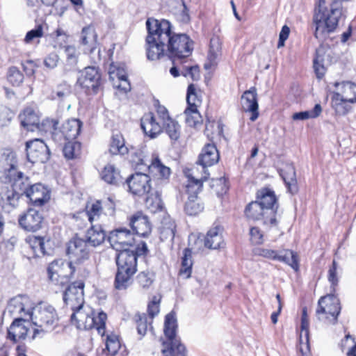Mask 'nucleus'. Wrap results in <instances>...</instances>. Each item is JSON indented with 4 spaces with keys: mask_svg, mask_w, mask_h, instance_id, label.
Returning a JSON list of instances; mask_svg holds the SVG:
<instances>
[{
    "mask_svg": "<svg viewBox=\"0 0 356 356\" xmlns=\"http://www.w3.org/2000/svg\"><path fill=\"white\" fill-rule=\"evenodd\" d=\"M257 91L254 88H252L246 90L242 95L241 104L242 108L245 112H251L252 116L250 120L254 121L259 115L258 103L257 99Z\"/></svg>",
    "mask_w": 356,
    "mask_h": 356,
    "instance_id": "nucleus-24",
    "label": "nucleus"
},
{
    "mask_svg": "<svg viewBox=\"0 0 356 356\" xmlns=\"http://www.w3.org/2000/svg\"><path fill=\"white\" fill-rule=\"evenodd\" d=\"M193 259L192 252L188 248L184 250L183 257L181 258V266L179 270V275L185 279L191 277L192 273Z\"/></svg>",
    "mask_w": 356,
    "mask_h": 356,
    "instance_id": "nucleus-44",
    "label": "nucleus"
},
{
    "mask_svg": "<svg viewBox=\"0 0 356 356\" xmlns=\"http://www.w3.org/2000/svg\"><path fill=\"white\" fill-rule=\"evenodd\" d=\"M186 123L192 127H197L202 122L200 113L197 108H186L184 111Z\"/></svg>",
    "mask_w": 356,
    "mask_h": 356,
    "instance_id": "nucleus-49",
    "label": "nucleus"
},
{
    "mask_svg": "<svg viewBox=\"0 0 356 356\" xmlns=\"http://www.w3.org/2000/svg\"><path fill=\"white\" fill-rule=\"evenodd\" d=\"M280 175L283 178L288 191L291 193L298 191L297 180L295 168L291 164H287L280 170Z\"/></svg>",
    "mask_w": 356,
    "mask_h": 356,
    "instance_id": "nucleus-39",
    "label": "nucleus"
},
{
    "mask_svg": "<svg viewBox=\"0 0 356 356\" xmlns=\"http://www.w3.org/2000/svg\"><path fill=\"white\" fill-rule=\"evenodd\" d=\"M108 241L113 248L118 252L130 249L134 245V237L127 229L120 228L110 233Z\"/></svg>",
    "mask_w": 356,
    "mask_h": 356,
    "instance_id": "nucleus-17",
    "label": "nucleus"
},
{
    "mask_svg": "<svg viewBox=\"0 0 356 356\" xmlns=\"http://www.w3.org/2000/svg\"><path fill=\"white\" fill-rule=\"evenodd\" d=\"M34 302L26 296H17L11 298L8 304L6 312L10 316L22 318L30 316Z\"/></svg>",
    "mask_w": 356,
    "mask_h": 356,
    "instance_id": "nucleus-10",
    "label": "nucleus"
},
{
    "mask_svg": "<svg viewBox=\"0 0 356 356\" xmlns=\"http://www.w3.org/2000/svg\"><path fill=\"white\" fill-rule=\"evenodd\" d=\"M109 152L113 155L124 156L129 153V149L125 145L123 136L120 134L113 135L109 145Z\"/></svg>",
    "mask_w": 356,
    "mask_h": 356,
    "instance_id": "nucleus-40",
    "label": "nucleus"
},
{
    "mask_svg": "<svg viewBox=\"0 0 356 356\" xmlns=\"http://www.w3.org/2000/svg\"><path fill=\"white\" fill-rule=\"evenodd\" d=\"M82 122L75 118L66 120L62 125L60 133L66 140H74L80 134Z\"/></svg>",
    "mask_w": 356,
    "mask_h": 356,
    "instance_id": "nucleus-34",
    "label": "nucleus"
},
{
    "mask_svg": "<svg viewBox=\"0 0 356 356\" xmlns=\"http://www.w3.org/2000/svg\"><path fill=\"white\" fill-rule=\"evenodd\" d=\"M136 164L143 165L147 166L149 172L154 176H156L162 179H168L170 175V168L165 166L162 163L157 154H153L149 163H147V159L144 157H141L140 155L137 161L134 160Z\"/></svg>",
    "mask_w": 356,
    "mask_h": 356,
    "instance_id": "nucleus-18",
    "label": "nucleus"
},
{
    "mask_svg": "<svg viewBox=\"0 0 356 356\" xmlns=\"http://www.w3.org/2000/svg\"><path fill=\"white\" fill-rule=\"evenodd\" d=\"M76 270L81 271L80 268L72 265L63 259H56L52 261L47 268L48 277L54 284H57L60 277H67L72 275Z\"/></svg>",
    "mask_w": 356,
    "mask_h": 356,
    "instance_id": "nucleus-16",
    "label": "nucleus"
},
{
    "mask_svg": "<svg viewBox=\"0 0 356 356\" xmlns=\"http://www.w3.org/2000/svg\"><path fill=\"white\" fill-rule=\"evenodd\" d=\"M309 318L301 319L300 333V343H299V353L301 356H309L310 353L309 343Z\"/></svg>",
    "mask_w": 356,
    "mask_h": 356,
    "instance_id": "nucleus-37",
    "label": "nucleus"
},
{
    "mask_svg": "<svg viewBox=\"0 0 356 356\" xmlns=\"http://www.w3.org/2000/svg\"><path fill=\"white\" fill-rule=\"evenodd\" d=\"M85 213L90 223L94 222H104L105 213L103 211V205L102 201L96 200L88 202L86 207Z\"/></svg>",
    "mask_w": 356,
    "mask_h": 356,
    "instance_id": "nucleus-36",
    "label": "nucleus"
},
{
    "mask_svg": "<svg viewBox=\"0 0 356 356\" xmlns=\"http://www.w3.org/2000/svg\"><path fill=\"white\" fill-rule=\"evenodd\" d=\"M141 128L145 134L150 138H154L162 131V126L156 120L152 113L145 114L141 118Z\"/></svg>",
    "mask_w": 356,
    "mask_h": 356,
    "instance_id": "nucleus-26",
    "label": "nucleus"
},
{
    "mask_svg": "<svg viewBox=\"0 0 356 356\" xmlns=\"http://www.w3.org/2000/svg\"><path fill=\"white\" fill-rule=\"evenodd\" d=\"M222 228L216 225L211 227L204 238V245L209 249L217 250L224 246Z\"/></svg>",
    "mask_w": 356,
    "mask_h": 356,
    "instance_id": "nucleus-30",
    "label": "nucleus"
},
{
    "mask_svg": "<svg viewBox=\"0 0 356 356\" xmlns=\"http://www.w3.org/2000/svg\"><path fill=\"white\" fill-rule=\"evenodd\" d=\"M20 227L28 232H36L42 227L43 216L35 209H31L19 218Z\"/></svg>",
    "mask_w": 356,
    "mask_h": 356,
    "instance_id": "nucleus-20",
    "label": "nucleus"
},
{
    "mask_svg": "<svg viewBox=\"0 0 356 356\" xmlns=\"http://www.w3.org/2000/svg\"><path fill=\"white\" fill-rule=\"evenodd\" d=\"M145 207L152 213L161 211L163 204L160 194L156 192L148 195L145 200Z\"/></svg>",
    "mask_w": 356,
    "mask_h": 356,
    "instance_id": "nucleus-48",
    "label": "nucleus"
},
{
    "mask_svg": "<svg viewBox=\"0 0 356 356\" xmlns=\"http://www.w3.org/2000/svg\"><path fill=\"white\" fill-rule=\"evenodd\" d=\"M106 234L102 227V225L97 224L92 225L91 228L87 232V239L88 243L94 246L101 245L105 240Z\"/></svg>",
    "mask_w": 356,
    "mask_h": 356,
    "instance_id": "nucleus-41",
    "label": "nucleus"
},
{
    "mask_svg": "<svg viewBox=\"0 0 356 356\" xmlns=\"http://www.w3.org/2000/svg\"><path fill=\"white\" fill-rule=\"evenodd\" d=\"M118 252L115 286L117 289L123 290L130 285L131 277L136 271L137 256L134 250H122Z\"/></svg>",
    "mask_w": 356,
    "mask_h": 356,
    "instance_id": "nucleus-3",
    "label": "nucleus"
},
{
    "mask_svg": "<svg viewBox=\"0 0 356 356\" xmlns=\"http://www.w3.org/2000/svg\"><path fill=\"white\" fill-rule=\"evenodd\" d=\"M35 205H42L50 198L49 191L42 184L31 185L26 191V195Z\"/></svg>",
    "mask_w": 356,
    "mask_h": 356,
    "instance_id": "nucleus-25",
    "label": "nucleus"
},
{
    "mask_svg": "<svg viewBox=\"0 0 356 356\" xmlns=\"http://www.w3.org/2000/svg\"><path fill=\"white\" fill-rule=\"evenodd\" d=\"M29 318L36 327L34 334L52 331L57 325L58 316L56 309L46 302L33 305Z\"/></svg>",
    "mask_w": 356,
    "mask_h": 356,
    "instance_id": "nucleus-5",
    "label": "nucleus"
},
{
    "mask_svg": "<svg viewBox=\"0 0 356 356\" xmlns=\"http://www.w3.org/2000/svg\"><path fill=\"white\" fill-rule=\"evenodd\" d=\"M19 197V191L5 186L0 191V206L9 213L18 206Z\"/></svg>",
    "mask_w": 356,
    "mask_h": 356,
    "instance_id": "nucleus-23",
    "label": "nucleus"
},
{
    "mask_svg": "<svg viewBox=\"0 0 356 356\" xmlns=\"http://www.w3.org/2000/svg\"><path fill=\"white\" fill-rule=\"evenodd\" d=\"M277 260L289 265L296 271L298 270L299 265L298 256L293 251L284 250L279 252Z\"/></svg>",
    "mask_w": 356,
    "mask_h": 356,
    "instance_id": "nucleus-47",
    "label": "nucleus"
},
{
    "mask_svg": "<svg viewBox=\"0 0 356 356\" xmlns=\"http://www.w3.org/2000/svg\"><path fill=\"white\" fill-rule=\"evenodd\" d=\"M17 162L15 154L10 149L0 152V180L7 183L12 177L17 175Z\"/></svg>",
    "mask_w": 356,
    "mask_h": 356,
    "instance_id": "nucleus-11",
    "label": "nucleus"
},
{
    "mask_svg": "<svg viewBox=\"0 0 356 356\" xmlns=\"http://www.w3.org/2000/svg\"><path fill=\"white\" fill-rule=\"evenodd\" d=\"M219 153L213 144L206 145L198 158V163L206 168L217 163L219 161Z\"/></svg>",
    "mask_w": 356,
    "mask_h": 356,
    "instance_id": "nucleus-31",
    "label": "nucleus"
},
{
    "mask_svg": "<svg viewBox=\"0 0 356 356\" xmlns=\"http://www.w3.org/2000/svg\"><path fill=\"white\" fill-rule=\"evenodd\" d=\"M71 95V87L66 82L63 81L58 84L55 90L51 93V99L58 101H64Z\"/></svg>",
    "mask_w": 356,
    "mask_h": 356,
    "instance_id": "nucleus-50",
    "label": "nucleus"
},
{
    "mask_svg": "<svg viewBox=\"0 0 356 356\" xmlns=\"http://www.w3.org/2000/svg\"><path fill=\"white\" fill-rule=\"evenodd\" d=\"M322 108L320 104H316L314 108L310 111L295 113L292 115L293 120H305L309 118H315L320 115Z\"/></svg>",
    "mask_w": 356,
    "mask_h": 356,
    "instance_id": "nucleus-52",
    "label": "nucleus"
},
{
    "mask_svg": "<svg viewBox=\"0 0 356 356\" xmlns=\"http://www.w3.org/2000/svg\"><path fill=\"white\" fill-rule=\"evenodd\" d=\"M102 177L107 183L115 184L120 178V173L113 165L108 164L102 170Z\"/></svg>",
    "mask_w": 356,
    "mask_h": 356,
    "instance_id": "nucleus-53",
    "label": "nucleus"
},
{
    "mask_svg": "<svg viewBox=\"0 0 356 356\" xmlns=\"http://www.w3.org/2000/svg\"><path fill=\"white\" fill-rule=\"evenodd\" d=\"M73 313L71 316L72 323L79 329L90 330L95 328L102 336L105 333V323L107 318L106 314L100 312L97 316L89 306L83 305L81 307L72 309Z\"/></svg>",
    "mask_w": 356,
    "mask_h": 356,
    "instance_id": "nucleus-4",
    "label": "nucleus"
},
{
    "mask_svg": "<svg viewBox=\"0 0 356 356\" xmlns=\"http://www.w3.org/2000/svg\"><path fill=\"white\" fill-rule=\"evenodd\" d=\"M130 192L136 195H143L151 189L150 178L144 173H136L127 180Z\"/></svg>",
    "mask_w": 356,
    "mask_h": 356,
    "instance_id": "nucleus-19",
    "label": "nucleus"
},
{
    "mask_svg": "<svg viewBox=\"0 0 356 356\" xmlns=\"http://www.w3.org/2000/svg\"><path fill=\"white\" fill-rule=\"evenodd\" d=\"M83 288L84 283L82 281H76L70 284L66 289L63 300L71 309L80 308L84 305Z\"/></svg>",
    "mask_w": 356,
    "mask_h": 356,
    "instance_id": "nucleus-15",
    "label": "nucleus"
},
{
    "mask_svg": "<svg viewBox=\"0 0 356 356\" xmlns=\"http://www.w3.org/2000/svg\"><path fill=\"white\" fill-rule=\"evenodd\" d=\"M177 327L175 314L169 313L164 323V334L167 340L162 342L161 353L163 356H185V347L176 336Z\"/></svg>",
    "mask_w": 356,
    "mask_h": 356,
    "instance_id": "nucleus-6",
    "label": "nucleus"
},
{
    "mask_svg": "<svg viewBox=\"0 0 356 356\" xmlns=\"http://www.w3.org/2000/svg\"><path fill=\"white\" fill-rule=\"evenodd\" d=\"M26 147L27 159L31 163H45L49 160L50 152L43 140L35 139L28 141Z\"/></svg>",
    "mask_w": 356,
    "mask_h": 356,
    "instance_id": "nucleus-14",
    "label": "nucleus"
},
{
    "mask_svg": "<svg viewBox=\"0 0 356 356\" xmlns=\"http://www.w3.org/2000/svg\"><path fill=\"white\" fill-rule=\"evenodd\" d=\"M8 79L13 86H19L23 82L24 75L16 67H11L8 71Z\"/></svg>",
    "mask_w": 356,
    "mask_h": 356,
    "instance_id": "nucleus-62",
    "label": "nucleus"
},
{
    "mask_svg": "<svg viewBox=\"0 0 356 356\" xmlns=\"http://www.w3.org/2000/svg\"><path fill=\"white\" fill-rule=\"evenodd\" d=\"M106 348L111 355H115L120 348L118 337L113 334L108 335L106 337Z\"/></svg>",
    "mask_w": 356,
    "mask_h": 356,
    "instance_id": "nucleus-59",
    "label": "nucleus"
},
{
    "mask_svg": "<svg viewBox=\"0 0 356 356\" xmlns=\"http://www.w3.org/2000/svg\"><path fill=\"white\" fill-rule=\"evenodd\" d=\"M130 225L136 234L143 237L147 236L152 231L147 217L141 213H137L131 218Z\"/></svg>",
    "mask_w": 356,
    "mask_h": 356,
    "instance_id": "nucleus-27",
    "label": "nucleus"
},
{
    "mask_svg": "<svg viewBox=\"0 0 356 356\" xmlns=\"http://www.w3.org/2000/svg\"><path fill=\"white\" fill-rule=\"evenodd\" d=\"M138 284L143 289H148L154 282V275L149 271L140 272L136 277Z\"/></svg>",
    "mask_w": 356,
    "mask_h": 356,
    "instance_id": "nucleus-57",
    "label": "nucleus"
},
{
    "mask_svg": "<svg viewBox=\"0 0 356 356\" xmlns=\"http://www.w3.org/2000/svg\"><path fill=\"white\" fill-rule=\"evenodd\" d=\"M222 55V42L217 36H213L210 40V44L207 54V62L204 64V68L208 70L216 66Z\"/></svg>",
    "mask_w": 356,
    "mask_h": 356,
    "instance_id": "nucleus-28",
    "label": "nucleus"
},
{
    "mask_svg": "<svg viewBox=\"0 0 356 356\" xmlns=\"http://www.w3.org/2000/svg\"><path fill=\"white\" fill-rule=\"evenodd\" d=\"M170 73L174 77H178L180 75L184 77H190L192 80L196 81L200 79V69L197 65H193L186 60L180 66H173L170 70Z\"/></svg>",
    "mask_w": 356,
    "mask_h": 356,
    "instance_id": "nucleus-29",
    "label": "nucleus"
},
{
    "mask_svg": "<svg viewBox=\"0 0 356 356\" xmlns=\"http://www.w3.org/2000/svg\"><path fill=\"white\" fill-rule=\"evenodd\" d=\"M163 126L171 140H177L179 138L181 127L177 121L172 119Z\"/></svg>",
    "mask_w": 356,
    "mask_h": 356,
    "instance_id": "nucleus-54",
    "label": "nucleus"
},
{
    "mask_svg": "<svg viewBox=\"0 0 356 356\" xmlns=\"http://www.w3.org/2000/svg\"><path fill=\"white\" fill-rule=\"evenodd\" d=\"M340 310L339 299L334 295H327L318 300L316 314L319 320L334 323Z\"/></svg>",
    "mask_w": 356,
    "mask_h": 356,
    "instance_id": "nucleus-7",
    "label": "nucleus"
},
{
    "mask_svg": "<svg viewBox=\"0 0 356 356\" xmlns=\"http://www.w3.org/2000/svg\"><path fill=\"white\" fill-rule=\"evenodd\" d=\"M257 201L265 207L264 211L269 215L270 225L276 226L277 209L278 207L276 196L273 191L267 188L261 189L257 193Z\"/></svg>",
    "mask_w": 356,
    "mask_h": 356,
    "instance_id": "nucleus-13",
    "label": "nucleus"
},
{
    "mask_svg": "<svg viewBox=\"0 0 356 356\" xmlns=\"http://www.w3.org/2000/svg\"><path fill=\"white\" fill-rule=\"evenodd\" d=\"M175 223L170 218H165L162 221V225L159 229L160 238L161 241H172L175 234Z\"/></svg>",
    "mask_w": 356,
    "mask_h": 356,
    "instance_id": "nucleus-45",
    "label": "nucleus"
},
{
    "mask_svg": "<svg viewBox=\"0 0 356 356\" xmlns=\"http://www.w3.org/2000/svg\"><path fill=\"white\" fill-rule=\"evenodd\" d=\"M26 323L23 318H16L8 328V338L15 342L24 339L29 331Z\"/></svg>",
    "mask_w": 356,
    "mask_h": 356,
    "instance_id": "nucleus-32",
    "label": "nucleus"
},
{
    "mask_svg": "<svg viewBox=\"0 0 356 356\" xmlns=\"http://www.w3.org/2000/svg\"><path fill=\"white\" fill-rule=\"evenodd\" d=\"M186 101L188 104L187 108H197L200 106L201 100L198 98L195 92V88L193 84H191L188 87Z\"/></svg>",
    "mask_w": 356,
    "mask_h": 356,
    "instance_id": "nucleus-58",
    "label": "nucleus"
},
{
    "mask_svg": "<svg viewBox=\"0 0 356 356\" xmlns=\"http://www.w3.org/2000/svg\"><path fill=\"white\" fill-rule=\"evenodd\" d=\"M108 73L113 87L124 92L131 90V86L127 80V72L124 67L111 65Z\"/></svg>",
    "mask_w": 356,
    "mask_h": 356,
    "instance_id": "nucleus-22",
    "label": "nucleus"
},
{
    "mask_svg": "<svg viewBox=\"0 0 356 356\" xmlns=\"http://www.w3.org/2000/svg\"><path fill=\"white\" fill-rule=\"evenodd\" d=\"M148 34L146 37V51L149 60H156L165 52L177 58L188 57L193 50V40L185 33H175L165 19H148L146 22Z\"/></svg>",
    "mask_w": 356,
    "mask_h": 356,
    "instance_id": "nucleus-1",
    "label": "nucleus"
},
{
    "mask_svg": "<svg viewBox=\"0 0 356 356\" xmlns=\"http://www.w3.org/2000/svg\"><path fill=\"white\" fill-rule=\"evenodd\" d=\"M58 124V122L57 120L47 118V119L42 120V122L41 123L40 122L39 127L38 128V130L39 131H44V132L50 131V132H52L53 134H54L55 136H57L58 134V133H56V131L57 130Z\"/></svg>",
    "mask_w": 356,
    "mask_h": 356,
    "instance_id": "nucleus-60",
    "label": "nucleus"
},
{
    "mask_svg": "<svg viewBox=\"0 0 356 356\" xmlns=\"http://www.w3.org/2000/svg\"><path fill=\"white\" fill-rule=\"evenodd\" d=\"M77 83L87 93H96L101 83V74L97 68L95 67H85L80 72Z\"/></svg>",
    "mask_w": 356,
    "mask_h": 356,
    "instance_id": "nucleus-12",
    "label": "nucleus"
},
{
    "mask_svg": "<svg viewBox=\"0 0 356 356\" xmlns=\"http://www.w3.org/2000/svg\"><path fill=\"white\" fill-rule=\"evenodd\" d=\"M263 207L257 200L250 202L245 209V215L248 218L254 220H263L264 225H270V216L264 211Z\"/></svg>",
    "mask_w": 356,
    "mask_h": 356,
    "instance_id": "nucleus-35",
    "label": "nucleus"
},
{
    "mask_svg": "<svg viewBox=\"0 0 356 356\" xmlns=\"http://www.w3.org/2000/svg\"><path fill=\"white\" fill-rule=\"evenodd\" d=\"M341 16L342 5L340 1H333L329 8L320 4L314 16L315 37L323 40L330 33L333 32Z\"/></svg>",
    "mask_w": 356,
    "mask_h": 356,
    "instance_id": "nucleus-2",
    "label": "nucleus"
},
{
    "mask_svg": "<svg viewBox=\"0 0 356 356\" xmlns=\"http://www.w3.org/2000/svg\"><path fill=\"white\" fill-rule=\"evenodd\" d=\"M33 253L37 257L44 255L45 254L44 238L40 236H31L27 240Z\"/></svg>",
    "mask_w": 356,
    "mask_h": 356,
    "instance_id": "nucleus-51",
    "label": "nucleus"
},
{
    "mask_svg": "<svg viewBox=\"0 0 356 356\" xmlns=\"http://www.w3.org/2000/svg\"><path fill=\"white\" fill-rule=\"evenodd\" d=\"M81 152V144L78 142H71L69 140L63 147L65 156L68 159H72L77 157Z\"/></svg>",
    "mask_w": 356,
    "mask_h": 356,
    "instance_id": "nucleus-55",
    "label": "nucleus"
},
{
    "mask_svg": "<svg viewBox=\"0 0 356 356\" xmlns=\"http://www.w3.org/2000/svg\"><path fill=\"white\" fill-rule=\"evenodd\" d=\"M172 4L175 5V10H172V12L177 16L178 19L183 22H187L189 21V15L186 11L185 4L180 1L172 0L170 1Z\"/></svg>",
    "mask_w": 356,
    "mask_h": 356,
    "instance_id": "nucleus-56",
    "label": "nucleus"
},
{
    "mask_svg": "<svg viewBox=\"0 0 356 356\" xmlns=\"http://www.w3.org/2000/svg\"><path fill=\"white\" fill-rule=\"evenodd\" d=\"M349 103L341 97L339 92L334 93L332 97V106L336 114L339 115H345L351 111L352 106Z\"/></svg>",
    "mask_w": 356,
    "mask_h": 356,
    "instance_id": "nucleus-43",
    "label": "nucleus"
},
{
    "mask_svg": "<svg viewBox=\"0 0 356 356\" xmlns=\"http://www.w3.org/2000/svg\"><path fill=\"white\" fill-rule=\"evenodd\" d=\"M81 43L83 45L91 46L90 54L91 59L94 63H97L101 60L100 49L97 47V35L92 26H87L82 29L81 31Z\"/></svg>",
    "mask_w": 356,
    "mask_h": 356,
    "instance_id": "nucleus-21",
    "label": "nucleus"
},
{
    "mask_svg": "<svg viewBox=\"0 0 356 356\" xmlns=\"http://www.w3.org/2000/svg\"><path fill=\"white\" fill-rule=\"evenodd\" d=\"M67 254L72 265L79 268V265L83 264L89 259V251L86 241L74 238L69 241L67 248ZM81 269V268L80 267Z\"/></svg>",
    "mask_w": 356,
    "mask_h": 356,
    "instance_id": "nucleus-9",
    "label": "nucleus"
},
{
    "mask_svg": "<svg viewBox=\"0 0 356 356\" xmlns=\"http://www.w3.org/2000/svg\"><path fill=\"white\" fill-rule=\"evenodd\" d=\"M43 35V28L42 25H38L35 29H32L27 32L25 38L24 42L26 44H30L33 42L35 40H38Z\"/></svg>",
    "mask_w": 356,
    "mask_h": 356,
    "instance_id": "nucleus-63",
    "label": "nucleus"
},
{
    "mask_svg": "<svg viewBox=\"0 0 356 356\" xmlns=\"http://www.w3.org/2000/svg\"><path fill=\"white\" fill-rule=\"evenodd\" d=\"M184 172L187 178L186 191L192 193H199L201 191L203 182L208 179L209 175L207 168L198 163L197 166L186 169Z\"/></svg>",
    "mask_w": 356,
    "mask_h": 356,
    "instance_id": "nucleus-8",
    "label": "nucleus"
},
{
    "mask_svg": "<svg viewBox=\"0 0 356 356\" xmlns=\"http://www.w3.org/2000/svg\"><path fill=\"white\" fill-rule=\"evenodd\" d=\"M8 182H13V184L9 186L11 188L15 189V191H19V194L20 195L23 194L26 195V191L31 186L30 185L29 179L27 177H24L23 174L19 171H17L16 175L12 177V179L10 181H7V183Z\"/></svg>",
    "mask_w": 356,
    "mask_h": 356,
    "instance_id": "nucleus-42",
    "label": "nucleus"
},
{
    "mask_svg": "<svg viewBox=\"0 0 356 356\" xmlns=\"http://www.w3.org/2000/svg\"><path fill=\"white\" fill-rule=\"evenodd\" d=\"M188 198L185 204V211L189 216H195L202 212L203 206L197 201V194L188 193Z\"/></svg>",
    "mask_w": 356,
    "mask_h": 356,
    "instance_id": "nucleus-46",
    "label": "nucleus"
},
{
    "mask_svg": "<svg viewBox=\"0 0 356 356\" xmlns=\"http://www.w3.org/2000/svg\"><path fill=\"white\" fill-rule=\"evenodd\" d=\"M21 124L28 131L38 130L40 124L38 113L32 108H26L19 116Z\"/></svg>",
    "mask_w": 356,
    "mask_h": 356,
    "instance_id": "nucleus-33",
    "label": "nucleus"
},
{
    "mask_svg": "<svg viewBox=\"0 0 356 356\" xmlns=\"http://www.w3.org/2000/svg\"><path fill=\"white\" fill-rule=\"evenodd\" d=\"M65 54L66 56L67 61L70 65H74L78 61L79 52L74 46L65 47Z\"/></svg>",
    "mask_w": 356,
    "mask_h": 356,
    "instance_id": "nucleus-64",
    "label": "nucleus"
},
{
    "mask_svg": "<svg viewBox=\"0 0 356 356\" xmlns=\"http://www.w3.org/2000/svg\"><path fill=\"white\" fill-rule=\"evenodd\" d=\"M337 92L350 104L356 103V84L350 81L336 83Z\"/></svg>",
    "mask_w": 356,
    "mask_h": 356,
    "instance_id": "nucleus-38",
    "label": "nucleus"
},
{
    "mask_svg": "<svg viewBox=\"0 0 356 356\" xmlns=\"http://www.w3.org/2000/svg\"><path fill=\"white\" fill-rule=\"evenodd\" d=\"M58 124V122L57 120L47 118V119L42 120V122L41 123L40 122L39 127L38 128V130L39 131H44V132L50 131V132H52L53 134H54L55 136H57L58 134V133H56V131L57 130Z\"/></svg>",
    "mask_w": 356,
    "mask_h": 356,
    "instance_id": "nucleus-61",
    "label": "nucleus"
}]
</instances>
